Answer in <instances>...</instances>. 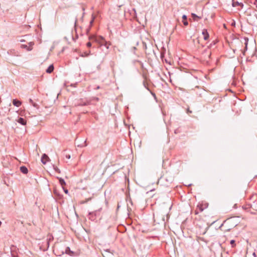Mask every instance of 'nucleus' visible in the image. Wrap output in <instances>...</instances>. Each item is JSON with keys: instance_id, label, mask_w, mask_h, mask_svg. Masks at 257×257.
<instances>
[{"instance_id": "4", "label": "nucleus", "mask_w": 257, "mask_h": 257, "mask_svg": "<svg viewBox=\"0 0 257 257\" xmlns=\"http://www.w3.org/2000/svg\"><path fill=\"white\" fill-rule=\"evenodd\" d=\"M203 35V38L204 40L207 41L208 40L209 35L206 29H203L202 32Z\"/></svg>"}, {"instance_id": "18", "label": "nucleus", "mask_w": 257, "mask_h": 257, "mask_svg": "<svg viewBox=\"0 0 257 257\" xmlns=\"http://www.w3.org/2000/svg\"><path fill=\"white\" fill-rule=\"evenodd\" d=\"M28 47H29V46H27V45H22L21 46V47H22V48H25V49H26L27 50V48H28Z\"/></svg>"}, {"instance_id": "9", "label": "nucleus", "mask_w": 257, "mask_h": 257, "mask_svg": "<svg viewBox=\"0 0 257 257\" xmlns=\"http://www.w3.org/2000/svg\"><path fill=\"white\" fill-rule=\"evenodd\" d=\"M21 171L24 174H27L28 172V169L24 166H22L20 168Z\"/></svg>"}, {"instance_id": "17", "label": "nucleus", "mask_w": 257, "mask_h": 257, "mask_svg": "<svg viewBox=\"0 0 257 257\" xmlns=\"http://www.w3.org/2000/svg\"><path fill=\"white\" fill-rule=\"evenodd\" d=\"M230 244L231 245H232V247H234L235 246V240H231L230 241Z\"/></svg>"}, {"instance_id": "3", "label": "nucleus", "mask_w": 257, "mask_h": 257, "mask_svg": "<svg viewBox=\"0 0 257 257\" xmlns=\"http://www.w3.org/2000/svg\"><path fill=\"white\" fill-rule=\"evenodd\" d=\"M89 39L92 41L97 43L100 46L103 45L104 42L105 41V39L101 36H92L90 37Z\"/></svg>"}, {"instance_id": "2", "label": "nucleus", "mask_w": 257, "mask_h": 257, "mask_svg": "<svg viewBox=\"0 0 257 257\" xmlns=\"http://www.w3.org/2000/svg\"><path fill=\"white\" fill-rule=\"evenodd\" d=\"M208 207V203L206 201H202L201 203H199L197 206L196 209L195 211V213L196 214H198L199 213L202 212L204 210L207 208Z\"/></svg>"}, {"instance_id": "13", "label": "nucleus", "mask_w": 257, "mask_h": 257, "mask_svg": "<svg viewBox=\"0 0 257 257\" xmlns=\"http://www.w3.org/2000/svg\"><path fill=\"white\" fill-rule=\"evenodd\" d=\"M34 45V43L33 42H30L29 43V47L28 48H27V50L28 51H31L33 49V46Z\"/></svg>"}, {"instance_id": "16", "label": "nucleus", "mask_w": 257, "mask_h": 257, "mask_svg": "<svg viewBox=\"0 0 257 257\" xmlns=\"http://www.w3.org/2000/svg\"><path fill=\"white\" fill-rule=\"evenodd\" d=\"M192 18H193V19L195 21H198V20L200 19V17L197 16L195 14H192Z\"/></svg>"}, {"instance_id": "5", "label": "nucleus", "mask_w": 257, "mask_h": 257, "mask_svg": "<svg viewBox=\"0 0 257 257\" xmlns=\"http://www.w3.org/2000/svg\"><path fill=\"white\" fill-rule=\"evenodd\" d=\"M49 160V157L46 154H43L42 158H41V161L43 163V164H45Z\"/></svg>"}, {"instance_id": "10", "label": "nucleus", "mask_w": 257, "mask_h": 257, "mask_svg": "<svg viewBox=\"0 0 257 257\" xmlns=\"http://www.w3.org/2000/svg\"><path fill=\"white\" fill-rule=\"evenodd\" d=\"M54 70V66L53 65H51L46 70V72L48 73H51Z\"/></svg>"}, {"instance_id": "21", "label": "nucleus", "mask_w": 257, "mask_h": 257, "mask_svg": "<svg viewBox=\"0 0 257 257\" xmlns=\"http://www.w3.org/2000/svg\"><path fill=\"white\" fill-rule=\"evenodd\" d=\"M67 158L69 159L70 158V156L69 155L68 156H67Z\"/></svg>"}, {"instance_id": "7", "label": "nucleus", "mask_w": 257, "mask_h": 257, "mask_svg": "<svg viewBox=\"0 0 257 257\" xmlns=\"http://www.w3.org/2000/svg\"><path fill=\"white\" fill-rule=\"evenodd\" d=\"M17 122L19 123H21L22 125H26L27 123V121L24 119L23 118L20 117L17 120Z\"/></svg>"}, {"instance_id": "12", "label": "nucleus", "mask_w": 257, "mask_h": 257, "mask_svg": "<svg viewBox=\"0 0 257 257\" xmlns=\"http://www.w3.org/2000/svg\"><path fill=\"white\" fill-rule=\"evenodd\" d=\"M103 45H104L107 49H108L109 47V46L111 45V43L110 42H107V41H105Z\"/></svg>"}, {"instance_id": "1", "label": "nucleus", "mask_w": 257, "mask_h": 257, "mask_svg": "<svg viewBox=\"0 0 257 257\" xmlns=\"http://www.w3.org/2000/svg\"><path fill=\"white\" fill-rule=\"evenodd\" d=\"M236 225L237 222L235 221V219L231 218L224 221L220 228L221 230L226 232L230 231L232 228L236 226Z\"/></svg>"}, {"instance_id": "14", "label": "nucleus", "mask_w": 257, "mask_h": 257, "mask_svg": "<svg viewBox=\"0 0 257 257\" xmlns=\"http://www.w3.org/2000/svg\"><path fill=\"white\" fill-rule=\"evenodd\" d=\"M59 182L63 188L64 187V186H65L66 185V183H65L64 180L62 178L59 179Z\"/></svg>"}, {"instance_id": "6", "label": "nucleus", "mask_w": 257, "mask_h": 257, "mask_svg": "<svg viewBox=\"0 0 257 257\" xmlns=\"http://www.w3.org/2000/svg\"><path fill=\"white\" fill-rule=\"evenodd\" d=\"M232 5L233 7L240 6L241 8L243 7V5L241 3H239L235 0H232Z\"/></svg>"}, {"instance_id": "11", "label": "nucleus", "mask_w": 257, "mask_h": 257, "mask_svg": "<svg viewBox=\"0 0 257 257\" xmlns=\"http://www.w3.org/2000/svg\"><path fill=\"white\" fill-rule=\"evenodd\" d=\"M182 19H183V23L184 24V25L185 26H187L188 25V22L187 21V17L186 15H183V17H182Z\"/></svg>"}, {"instance_id": "19", "label": "nucleus", "mask_w": 257, "mask_h": 257, "mask_svg": "<svg viewBox=\"0 0 257 257\" xmlns=\"http://www.w3.org/2000/svg\"><path fill=\"white\" fill-rule=\"evenodd\" d=\"M63 189H64V192H65V193L66 194H68V190H67V189H64V187H63Z\"/></svg>"}, {"instance_id": "15", "label": "nucleus", "mask_w": 257, "mask_h": 257, "mask_svg": "<svg viewBox=\"0 0 257 257\" xmlns=\"http://www.w3.org/2000/svg\"><path fill=\"white\" fill-rule=\"evenodd\" d=\"M65 252L66 253H67L69 255H71L73 254V252L70 250L69 247H67V248L66 249Z\"/></svg>"}, {"instance_id": "8", "label": "nucleus", "mask_w": 257, "mask_h": 257, "mask_svg": "<svg viewBox=\"0 0 257 257\" xmlns=\"http://www.w3.org/2000/svg\"><path fill=\"white\" fill-rule=\"evenodd\" d=\"M13 104L14 105H15V106H16L17 107L20 106L21 105V104H22V103H21V102L20 101L18 100L17 99H13Z\"/></svg>"}, {"instance_id": "20", "label": "nucleus", "mask_w": 257, "mask_h": 257, "mask_svg": "<svg viewBox=\"0 0 257 257\" xmlns=\"http://www.w3.org/2000/svg\"><path fill=\"white\" fill-rule=\"evenodd\" d=\"M91 46V43L90 42H88L87 43V46L90 47Z\"/></svg>"}]
</instances>
